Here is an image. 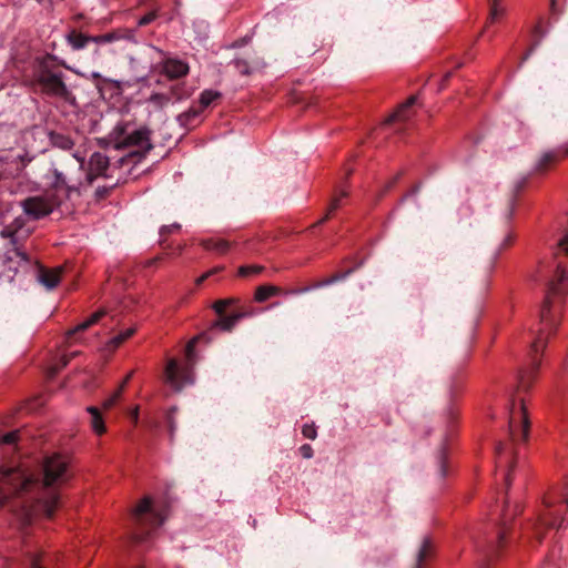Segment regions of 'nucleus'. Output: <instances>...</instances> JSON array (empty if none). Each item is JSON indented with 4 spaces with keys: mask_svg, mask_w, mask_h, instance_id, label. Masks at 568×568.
<instances>
[{
    "mask_svg": "<svg viewBox=\"0 0 568 568\" xmlns=\"http://www.w3.org/2000/svg\"><path fill=\"white\" fill-rule=\"evenodd\" d=\"M567 282L568 277L566 274V271L558 266L556 268L554 277L548 282V288L547 294L545 297V301L542 303L541 310H540V323L541 328L539 329V334L534 341L531 345V351L534 353H538L540 349H542L546 345V338L545 334L547 331H550L555 328L558 324V321L555 318V316H550V310L552 305V300L556 296H561L567 291Z\"/></svg>",
    "mask_w": 568,
    "mask_h": 568,
    "instance_id": "f257e3e1",
    "label": "nucleus"
},
{
    "mask_svg": "<svg viewBox=\"0 0 568 568\" xmlns=\"http://www.w3.org/2000/svg\"><path fill=\"white\" fill-rule=\"evenodd\" d=\"M113 142L118 149H132L131 154H145L151 150L150 131L145 128L119 125L113 131Z\"/></svg>",
    "mask_w": 568,
    "mask_h": 568,
    "instance_id": "f03ea898",
    "label": "nucleus"
},
{
    "mask_svg": "<svg viewBox=\"0 0 568 568\" xmlns=\"http://www.w3.org/2000/svg\"><path fill=\"white\" fill-rule=\"evenodd\" d=\"M69 459L60 454H52L42 464V486L51 487L67 479Z\"/></svg>",
    "mask_w": 568,
    "mask_h": 568,
    "instance_id": "7ed1b4c3",
    "label": "nucleus"
},
{
    "mask_svg": "<svg viewBox=\"0 0 568 568\" xmlns=\"http://www.w3.org/2000/svg\"><path fill=\"white\" fill-rule=\"evenodd\" d=\"M164 379L174 390L180 392L185 386L194 383V375L190 369L180 368L175 359H169L164 371Z\"/></svg>",
    "mask_w": 568,
    "mask_h": 568,
    "instance_id": "20e7f679",
    "label": "nucleus"
},
{
    "mask_svg": "<svg viewBox=\"0 0 568 568\" xmlns=\"http://www.w3.org/2000/svg\"><path fill=\"white\" fill-rule=\"evenodd\" d=\"M509 433L513 438L517 436V428L520 430L521 438L526 439L528 436L529 420L526 413V407L524 402H520L518 405L513 404V407L509 413V422H508Z\"/></svg>",
    "mask_w": 568,
    "mask_h": 568,
    "instance_id": "39448f33",
    "label": "nucleus"
},
{
    "mask_svg": "<svg viewBox=\"0 0 568 568\" xmlns=\"http://www.w3.org/2000/svg\"><path fill=\"white\" fill-rule=\"evenodd\" d=\"M57 202L49 196L29 197L22 203L23 211L32 219H40L53 211Z\"/></svg>",
    "mask_w": 568,
    "mask_h": 568,
    "instance_id": "423d86ee",
    "label": "nucleus"
},
{
    "mask_svg": "<svg viewBox=\"0 0 568 568\" xmlns=\"http://www.w3.org/2000/svg\"><path fill=\"white\" fill-rule=\"evenodd\" d=\"M38 82L48 94L64 97L68 93L67 85L61 77L49 71H42L38 77Z\"/></svg>",
    "mask_w": 568,
    "mask_h": 568,
    "instance_id": "0eeeda50",
    "label": "nucleus"
},
{
    "mask_svg": "<svg viewBox=\"0 0 568 568\" xmlns=\"http://www.w3.org/2000/svg\"><path fill=\"white\" fill-rule=\"evenodd\" d=\"M74 159L77 161V168L73 171V173H62V172L55 171L54 174H55V185L57 186L61 185V186H65L69 190H72V189H77L78 185L81 184L80 178L82 174L83 161L80 158L74 156Z\"/></svg>",
    "mask_w": 568,
    "mask_h": 568,
    "instance_id": "6e6552de",
    "label": "nucleus"
},
{
    "mask_svg": "<svg viewBox=\"0 0 568 568\" xmlns=\"http://www.w3.org/2000/svg\"><path fill=\"white\" fill-rule=\"evenodd\" d=\"M163 72L172 78H181L189 72V65L179 59H168L163 64Z\"/></svg>",
    "mask_w": 568,
    "mask_h": 568,
    "instance_id": "1a4fd4ad",
    "label": "nucleus"
},
{
    "mask_svg": "<svg viewBox=\"0 0 568 568\" xmlns=\"http://www.w3.org/2000/svg\"><path fill=\"white\" fill-rule=\"evenodd\" d=\"M61 267L51 270H41L38 275V281L48 290L54 288L61 280Z\"/></svg>",
    "mask_w": 568,
    "mask_h": 568,
    "instance_id": "9d476101",
    "label": "nucleus"
},
{
    "mask_svg": "<svg viewBox=\"0 0 568 568\" xmlns=\"http://www.w3.org/2000/svg\"><path fill=\"white\" fill-rule=\"evenodd\" d=\"M87 412L90 414V426L94 434L102 435L106 432V426L103 416L99 408L95 406L87 407Z\"/></svg>",
    "mask_w": 568,
    "mask_h": 568,
    "instance_id": "9b49d317",
    "label": "nucleus"
},
{
    "mask_svg": "<svg viewBox=\"0 0 568 568\" xmlns=\"http://www.w3.org/2000/svg\"><path fill=\"white\" fill-rule=\"evenodd\" d=\"M416 97H410L407 99L405 103H403L393 114H390L386 122H395V121H405L409 118L408 110L409 108L415 104Z\"/></svg>",
    "mask_w": 568,
    "mask_h": 568,
    "instance_id": "f8f14e48",
    "label": "nucleus"
},
{
    "mask_svg": "<svg viewBox=\"0 0 568 568\" xmlns=\"http://www.w3.org/2000/svg\"><path fill=\"white\" fill-rule=\"evenodd\" d=\"M92 36L77 33L74 31L67 34L65 40L73 50H81L92 42Z\"/></svg>",
    "mask_w": 568,
    "mask_h": 568,
    "instance_id": "ddd939ff",
    "label": "nucleus"
},
{
    "mask_svg": "<svg viewBox=\"0 0 568 568\" xmlns=\"http://www.w3.org/2000/svg\"><path fill=\"white\" fill-rule=\"evenodd\" d=\"M282 293L281 288L275 285H261L256 288L254 298L258 303H263L268 298L280 295Z\"/></svg>",
    "mask_w": 568,
    "mask_h": 568,
    "instance_id": "4468645a",
    "label": "nucleus"
},
{
    "mask_svg": "<svg viewBox=\"0 0 568 568\" xmlns=\"http://www.w3.org/2000/svg\"><path fill=\"white\" fill-rule=\"evenodd\" d=\"M567 154H568V148L565 150L549 151V152L544 153L537 163V170H539V171L544 170L548 164L558 161L561 156H565Z\"/></svg>",
    "mask_w": 568,
    "mask_h": 568,
    "instance_id": "2eb2a0df",
    "label": "nucleus"
},
{
    "mask_svg": "<svg viewBox=\"0 0 568 568\" xmlns=\"http://www.w3.org/2000/svg\"><path fill=\"white\" fill-rule=\"evenodd\" d=\"M503 450H504V445L501 443H499L496 446L497 467L498 468L506 467L505 484H506V487L509 488V486L511 484L510 473L513 470L514 465H508V460L504 457Z\"/></svg>",
    "mask_w": 568,
    "mask_h": 568,
    "instance_id": "dca6fc26",
    "label": "nucleus"
},
{
    "mask_svg": "<svg viewBox=\"0 0 568 568\" xmlns=\"http://www.w3.org/2000/svg\"><path fill=\"white\" fill-rule=\"evenodd\" d=\"M105 315L104 310H100L95 313H93L89 318L77 325L72 331L69 332V334H74L77 332H82L88 329L90 326L97 324L103 316Z\"/></svg>",
    "mask_w": 568,
    "mask_h": 568,
    "instance_id": "f3484780",
    "label": "nucleus"
},
{
    "mask_svg": "<svg viewBox=\"0 0 568 568\" xmlns=\"http://www.w3.org/2000/svg\"><path fill=\"white\" fill-rule=\"evenodd\" d=\"M90 165H91L92 170H94L95 175H99V174H102L106 170V168L109 165V160L106 156H104L101 153H94L90 158Z\"/></svg>",
    "mask_w": 568,
    "mask_h": 568,
    "instance_id": "a211bd4d",
    "label": "nucleus"
},
{
    "mask_svg": "<svg viewBox=\"0 0 568 568\" xmlns=\"http://www.w3.org/2000/svg\"><path fill=\"white\" fill-rule=\"evenodd\" d=\"M125 38V34L121 31H112L109 33L92 36V42L97 44H105L114 41H119Z\"/></svg>",
    "mask_w": 568,
    "mask_h": 568,
    "instance_id": "6ab92c4d",
    "label": "nucleus"
},
{
    "mask_svg": "<svg viewBox=\"0 0 568 568\" xmlns=\"http://www.w3.org/2000/svg\"><path fill=\"white\" fill-rule=\"evenodd\" d=\"M59 495L51 491L45 498L41 500V505L47 517H51L58 506Z\"/></svg>",
    "mask_w": 568,
    "mask_h": 568,
    "instance_id": "aec40b11",
    "label": "nucleus"
},
{
    "mask_svg": "<svg viewBox=\"0 0 568 568\" xmlns=\"http://www.w3.org/2000/svg\"><path fill=\"white\" fill-rule=\"evenodd\" d=\"M134 328H126L119 333L116 336L111 338L106 345L108 349H115L119 347L124 341H126L129 337H131L134 334Z\"/></svg>",
    "mask_w": 568,
    "mask_h": 568,
    "instance_id": "412c9836",
    "label": "nucleus"
},
{
    "mask_svg": "<svg viewBox=\"0 0 568 568\" xmlns=\"http://www.w3.org/2000/svg\"><path fill=\"white\" fill-rule=\"evenodd\" d=\"M221 97V93L216 90H204L199 98V102L202 109L209 108L215 100Z\"/></svg>",
    "mask_w": 568,
    "mask_h": 568,
    "instance_id": "4be33fe9",
    "label": "nucleus"
},
{
    "mask_svg": "<svg viewBox=\"0 0 568 568\" xmlns=\"http://www.w3.org/2000/svg\"><path fill=\"white\" fill-rule=\"evenodd\" d=\"M52 144L62 150H70L73 146V141L63 134H51Z\"/></svg>",
    "mask_w": 568,
    "mask_h": 568,
    "instance_id": "5701e85b",
    "label": "nucleus"
},
{
    "mask_svg": "<svg viewBox=\"0 0 568 568\" xmlns=\"http://www.w3.org/2000/svg\"><path fill=\"white\" fill-rule=\"evenodd\" d=\"M18 479L20 483V490H30L33 486L39 485L38 479L33 478L31 475H26L22 473L17 474Z\"/></svg>",
    "mask_w": 568,
    "mask_h": 568,
    "instance_id": "b1692460",
    "label": "nucleus"
},
{
    "mask_svg": "<svg viewBox=\"0 0 568 568\" xmlns=\"http://www.w3.org/2000/svg\"><path fill=\"white\" fill-rule=\"evenodd\" d=\"M242 316V314H234L223 317L216 325L223 331H231Z\"/></svg>",
    "mask_w": 568,
    "mask_h": 568,
    "instance_id": "393cba45",
    "label": "nucleus"
},
{
    "mask_svg": "<svg viewBox=\"0 0 568 568\" xmlns=\"http://www.w3.org/2000/svg\"><path fill=\"white\" fill-rule=\"evenodd\" d=\"M501 0H490L489 21L494 22L498 17L505 13V8L500 3Z\"/></svg>",
    "mask_w": 568,
    "mask_h": 568,
    "instance_id": "a878e982",
    "label": "nucleus"
},
{
    "mask_svg": "<svg viewBox=\"0 0 568 568\" xmlns=\"http://www.w3.org/2000/svg\"><path fill=\"white\" fill-rule=\"evenodd\" d=\"M151 510H152V508H151V499L149 497H144L138 504V506L134 508L133 514L135 516H141V515L146 514V513H149Z\"/></svg>",
    "mask_w": 568,
    "mask_h": 568,
    "instance_id": "bb28decb",
    "label": "nucleus"
},
{
    "mask_svg": "<svg viewBox=\"0 0 568 568\" xmlns=\"http://www.w3.org/2000/svg\"><path fill=\"white\" fill-rule=\"evenodd\" d=\"M346 195V191H341L339 195L333 199V201L331 202L327 214L323 219H321L318 223L325 222L328 219V215L339 206L341 199L345 197Z\"/></svg>",
    "mask_w": 568,
    "mask_h": 568,
    "instance_id": "cd10ccee",
    "label": "nucleus"
},
{
    "mask_svg": "<svg viewBox=\"0 0 568 568\" xmlns=\"http://www.w3.org/2000/svg\"><path fill=\"white\" fill-rule=\"evenodd\" d=\"M19 438V430H13V432H10L3 436L0 437V443H3V444H13L18 440Z\"/></svg>",
    "mask_w": 568,
    "mask_h": 568,
    "instance_id": "c85d7f7f",
    "label": "nucleus"
},
{
    "mask_svg": "<svg viewBox=\"0 0 568 568\" xmlns=\"http://www.w3.org/2000/svg\"><path fill=\"white\" fill-rule=\"evenodd\" d=\"M262 271L261 266H241L239 270L240 275L246 276L250 274H257Z\"/></svg>",
    "mask_w": 568,
    "mask_h": 568,
    "instance_id": "c756f323",
    "label": "nucleus"
},
{
    "mask_svg": "<svg viewBox=\"0 0 568 568\" xmlns=\"http://www.w3.org/2000/svg\"><path fill=\"white\" fill-rule=\"evenodd\" d=\"M302 433L304 435V437L308 438V439H315L317 433H316V428L313 424L311 425H304L303 426V429H302Z\"/></svg>",
    "mask_w": 568,
    "mask_h": 568,
    "instance_id": "7c9ffc66",
    "label": "nucleus"
},
{
    "mask_svg": "<svg viewBox=\"0 0 568 568\" xmlns=\"http://www.w3.org/2000/svg\"><path fill=\"white\" fill-rule=\"evenodd\" d=\"M231 303L232 300H220L214 303L213 308L217 314H222Z\"/></svg>",
    "mask_w": 568,
    "mask_h": 568,
    "instance_id": "2f4dec72",
    "label": "nucleus"
},
{
    "mask_svg": "<svg viewBox=\"0 0 568 568\" xmlns=\"http://www.w3.org/2000/svg\"><path fill=\"white\" fill-rule=\"evenodd\" d=\"M118 400H119V398L116 397V395H114V394L112 393L109 397H106V398L102 402V404H101L102 409H103V410H109L111 407H113V406L116 404V402H118Z\"/></svg>",
    "mask_w": 568,
    "mask_h": 568,
    "instance_id": "473e14b6",
    "label": "nucleus"
},
{
    "mask_svg": "<svg viewBox=\"0 0 568 568\" xmlns=\"http://www.w3.org/2000/svg\"><path fill=\"white\" fill-rule=\"evenodd\" d=\"M73 356V354L71 356H68V355H63L60 359V365L59 366H55L52 368L51 371V375H54L59 372V369L65 367L68 365V363L70 362V358Z\"/></svg>",
    "mask_w": 568,
    "mask_h": 568,
    "instance_id": "72a5a7b5",
    "label": "nucleus"
},
{
    "mask_svg": "<svg viewBox=\"0 0 568 568\" xmlns=\"http://www.w3.org/2000/svg\"><path fill=\"white\" fill-rule=\"evenodd\" d=\"M207 247L212 248V250H215V251H217L220 253H223V252H225L227 250L229 244H227V242L221 240V241L214 242L212 246H207Z\"/></svg>",
    "mask_w": 568,
    "mask_h": 568,
    "instance_id": "f704fd0d",
    "label": "nucleus"
},
{
    "mask_svg": "<svg viewBox=\"0 0 568 568\" xmlns=\"http://www.w3.org/2000/svg\"><path fill=\"white\" fill-rule=\"evenodd\" d=\"M428 547H429V540L428 539H424L423 544H422V547H420V549L418 551V555H417V559H418L419 562L426 557Z\"/></svg>",
    "mask_w": 568,
    "mask_h": 568,
    "instance_id": "c9c22d12",
    "label": "nucleus"
},
{
    "mask_svg": "<svg viewBox=\"0 0 568 568\" xmlns=\"http://www.w3.org/2000/svg\"><path fill=\"white\" fill-rule=\"evenodd\" d=\"M558 246L564 253L568 254V232L559 240Z\"/></svg>",
    "mask_w": 568,
    "mask_h": 568,
    "instance_id": "e433bc0d",
    "label": "nucleus"
},
{
    "mask_svg": "<svg viewBox=\"0 0 568 568\" xmlns=\"http://www.w3.org/2000/svg\"><path fill=\"white\" fill-rule=\"evenodd\" d=\"M154 19H155V13H148V14L143 16V17L139 20V24H140V26L149 24V23H150V22H152Z\"/></svg>",
    "mask_w": 568,
    "mask_h": 568,
    "instance_id": "4c0bfd02",
    "label": "nucleus"
},
{
    "mask_svg": "<svg viewBox=\"0 0 568 568\" xmlns=\"http://www.w3.org/2000/svg\"><path fill=\"white\" fill-rule=\"evenodd\" d=\"M301 454L304 458H311L313 456V449L310 445H303L301 447Z\"/></svg>",
    "mask_w": 568,
    "mask_h": 568,
    "instance_id": "58836bf2",
    "label": "nucleus"
},
{
    "mask_svg": "<svg viewBox=\"0 0 568 568\" xmlns=\"http://www.w3.org/2000/svg\"><path fill=\"white\" fill-rule=\"evenodd\" d=\"M1 235H2L3 237H10V239H11L12 244H16V241H17V231L12 232V231H9V230L4 229V230L1 232Z\"/></svg>",
    "mask_w": 568,
    "mask_h": 568,
    "instance_id": "ea45409f",
    "label": "nucleus"
},
{
    "mask_svg": "<svg viewBox=\"0 0 568 568\" xmlns=\"http://www.w3.org/2000/svg\"><path fill=\"white\" fill-rule=\"evenodd\" d=\"M215 271H209L196 278L195 283L196 285H201L209 276H211Z\"/></svg>",
    "mask_w": 568,
    "mask_h": 568,
    "instance_id": "a19ab883",
    "label": "nucleus"
},
{
    "mask_svg": "<svg viewBox=\"0 0 568 568\" xmlns=\"http://www.w3.org/2000/svg\"><path fill=\"white\" fill-rule=\"evenodd\" d=\"M155 518L159 519V525L163 524L166 518V513L154 511Z\"/></svg>",
    "mask_w": 568,
    "mask_h": 568,
    "instance_id": "79ce46f5",
    "label": "nucleus"
},
{
    "mask_svg": "<svg viewBox=\"0 0 568 568\" xmlns=\"http://www.w3.org/2000/svg\"><path fill=\"white\" fill-rule=\"evenodd\" d=\"M124 389V384H120L119 387L113 392V394L116 395L118 398H120Z\"/></svg>",
    "mask_w": 568,
    "mask_h": 568,
    "instance_id": "37998d69",
    "label": "nucleus"
},
{
    "mask_svg": "<svg viewBox=\"0 0 568 568\" xmlns=\"http://www.w3.org/2000/svg\"><path fill=\"white\" fill-rule=\"evenodd\" d=\"M235 64H236L237 69H240V70H241V72H243V73H247V72H248V71L246 70V68H245L244 65H242V61H241V60H236V61H235Z\"/></svg>",
    "mask_w": 568,
    "mask_h": 568,
    "instance_id": "c03bdc74",
    "label": "nucleus"
},
{
    "mask_svg": "<svg viewBox=\"0 0 568 568\" xmlns=\"http://www.w3.org/2000/svg\"><path fill=\"white\" fill-rule=\"evenodd\" d=\"M131 416H132V418L134 419V422H136V420H138V418H139V407H138V406H135V407L132 409V412H131Z\"/></svg>",
    "mask_w": 568,
    "mask_h": 568,
    "instance_id": "a18cd8bd",
    "label": "nucleus"
},
{
    "mask_svg": "<svg viewBox=\"0 0 568 568\" xmlns=\"http://www.w3.org/2000/svg\"><path fill=\"white\" fill-rule=\"evenodd\" d=\"M193 346H194V341H191V342L187 344V347H186V353H187V356H189V357L191 356V353H192Z\"/></svg>",
    "mask_w": 568,
    "mask_h": 568,
    "instance_id": "49530a36",
    "label": "nucleus"
},
{
    "mask_svg": "<svg viewBox=\"0 0 568 568\" xmlns=\"http://www.w3.org/2000/svg\"><path fill=\"white\" fill-rule=\"evenodd\" d=\"M132 375H133V372H130V373L125 376V378L121 382V384H124V387H126V385H128L129 381L131 379Z\"/></svg>",
    "mask_w": 568,
    "mask_h": 568,
    "instance_id": "de8ad7c7",
    "label": "nucleus"
},
{
    "mask_svg": "<svg viewBox=\"0 0 568 568\" xmlns=\"http://www.w3.org/2000/svg\"><path fill=\"white\" fill-rule=\"evenodd\" d=\"M519 384H520V387H527L528 386V382L526 381V377L524 375L520 376Z\"/></svg>",
    "mask_w": 568,
    "mask_h": 568,
    "instance_id": "09e8293b",
    "label": "nucleus"
},
{
    "mask_svg": "<svg viewBox=\"0 0 568 568\" xmlns=\"http://www.w3.org/2000/svg\"><path fill=\"white\" fill-rule=\"evenodd\" d=\"M17 254L23 260V261H28L27 258V255L22 252H20L19 250H17Z\"/></svg>",
    "mask_w": 568,
    "mask_h": 568,
    "instance_id": "8fccbe9b",
    "label": "nucleus"
},
{
    "mask_svg": "<svg viewBox=\"0 0 568 568\" xmlns=\"http://www.w3.org/2000/svg\"><path fill=\"white\" fill-rule=\"evenodd\" d=\"M91 78L92 79H100L101 78V74L99 72H92L91 73Z\"/></svg>",
    "mask_w": 568,
    "mask_h": 568,
    "instance_id": "3c124183",
    "label": "nucleus"
},
{
    "mask_svg": "<svg viewBox=\"0 0 568 568\" xmlns=\"http://www.w3.org/2000/svg\"><path fill=\"white\" fill-rule=\"evenodd\" d=\"M12 473H13V470H11V469H10V470H7V471L4 473V478H6V479H7V478H9V477L11 476V474H12Z\"/></svg>",
    "mask_w": 568,
    "mask_h": 568,
    "instance_id": "603ef678",
    "label": "nucleus"
},
{
    "mask_svg": "<svg viewBox=\"0 0 568 568\" xmlns=\"http://www.w3.org/2000/svg\"><path fill=\"white\" fill-rule=\"evenodd\" d=\"M507 520H508V515L505 513L503 515V524L505 525Z\"/></svg>",
    "mask_w": 568,
    "mask_h": 568,
    "instance_id": "864d4df0",
    "label": "nucleus"
},
{
    "mask_svg": "<svg viewBox=\"0 0 568 568\" xmlns=\"http://www.w3.org/2000/svg\"><path fill=\"white\" fill-rule=\"evenodd\" d=\"M540 523H541L542 525H550V524L548 523V520H547L546 518H544V517H542V518H540Z\"/></svg>",
    "mask_w": 568,
    "mask_h": 568,
    "instance_id": "5fc2aeb1",
    "label": "nucleus"
},
{
    "mask_svg": "<svg viewBox=\"0 0 568 568\" xmlns=\"http://www.w3.org/2000/svg\"><path fill=\"white\" fill-rule=\"evenodd\" d=\"M32 568H42L37 561L32 562Z\"/></svg>",
    "mask_w": 568,
    "mask_h": 568,
    "instance_id": "6e6d98bb",
    "label": "nucleus"
},
{
    "mask_svg": "<svg viewBox=\"0 0 568 568\" xmlns=\"http://www.w3.org/2000/svg\"><path fill=\"white\" fill-rule=\"evenodd\" d=\"M498 538L501 540L504 538V532H499Z\"/></svg>",
    "mask_w": 568,
    "mask_h": 568,
    "instance_id": "4d7b16f0",
    "label": "nucleus"
},
{
    "mask_svg": "<svg viewBox=\"0 0 568 568\" xmlns=\"http://www.w3.org/2000/svg\"><path fill=\"white\" fill-rule=\"evenodd\" d=\"M555 1H556V0H552V1H551V10H555Z\"/></svg>",
    "mask_w": 568,
    "mask_h": 568,
    "instance_id": "13d9d810",
    "label": "nucleus"
},
{
    "mask_svg": "<svg viewBox=\"0 0 568 568\" xmlns=\"http://www.w3.org/2000/svg\"><path fill=\"white\" fill-rule=\"evenodd\" d=\"M534 367L537 368L538 367V363L534 359Z\"/></svg>",
    "mask_w": 568,
    "mask_h": 568,
    "instance_id": "bf43d9fd",
    "label": "nucleus"
}]
</instances>
